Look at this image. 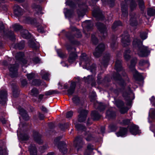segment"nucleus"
Returning a JSON list of instances; mask_svg holds the SVG:
<instances>
[{
  "mask_svg": "<svg viewBox=\"0 0 155 155\" xmlns=\"http://www.w3.org/2000/svg\"><path fill=\"white\" fill-rule=\"evenodd\" d=\"M32 137L34 141L39 145H41L43 143L42 140V135L39 132L35 130L32 131Z\"/></svg>",
  "mask_w": 155,
  "mask_h": 155,
  "instance_id": "nucleus-5",
  "label": "nucleus"
},
{
  "mask_svg": "<svg viewBox=\"0 0 155 155\" xmlns=\"http://www.w3.org/2000/svg\"><path fill=\"white\" fill-rule=\"evenodd\" d=\"M131 120L130 119H123L120 122V124L122 126H126L129 125L130 123Z\"/></svg>",
  "mask_w": 155,
  "mask_h": 155,
  "instance_id": "nucleus-52",
  "label": "nucleus"
},
{
  "mask_svg": "<svg viewBox=\"0 0 155 155\" xmlns=\"http://www.w3.org/2000/svg\"><path fill=\"white\" fill-rule=\"evenodd\" d=\"M115 69L116 72L114 73L112 75L113 80L116 82L118 81H121V82H124V79L122 77L120 72L124 70V68L122 65V61L121 60L117 59L116 60Z\"/></svg>",
  "mask_w": 155,
  "mask_h": 155,
  "instance_id": "nucleus-2",
  "label": "nucleus"
},
{
  "mask_svg": "<svg viewBox=\"0 0 155 155\" xmlns=\"http://www.w3.org/2000/svg\"><path fill=\"white\" fill-rule=\"evenodd\" d=\"M91 116L94 121L98 120L101 117L98 112L96 110H94L91 111Z\"/></svg>",
  "mask_w": 155,
  "mask_h": 155,
  "instance_id": "nucleus-25",
  "label": "nucleus"
},
{
  "mask_svg": "<svg viewBox=\"0 0 155 155\" xmlns=\"http://www.w3.org/2000/svg\"><path fill=\"white\" fill-rule=\"evenodd\" d=\"M91 42L93 45H97L99 42V40L94 34H92L91 36Z\"/></svg>",
  "mask_w": 155,
  "mask_h": 155,
  "instance_id": "nucleus-36",
  "label": "nucleus"
},
{
  "mask_svg": "<svg viewBox=\"0 0 155 155\" xmlns=\"http://www.w3.org/2000/svg\"><path fill=\"white\" fill-rule=\"evenodd\" d=\"M138 51L139 52V55L141 57L147 56L150 53V51L148 50V47L143 45L140 48Z\"/></svg>",
  "mask_w": 155,
  "mask_h": 155,
  "instance_id": "nucleus-7",
  "label": "nucleus"
},
{
  "mask_svg": "<svg viewBox=\"0 0 155 155\" xmlns=\"http://www.w3.org/2000/svg\"><path fill=\"white\" fill-rule=\"evenodd\" d=\"M12 90V95L15 98H17L19 96L18 89L15 84L12 83L11 84Z\"/></svg>",
  "mask_w": 155,
  "mask_h": 155,
  "instance_id": "nucleus-26",
  "label": "nucleus"
},
{
  "mask_svg": "<svg viewBox=\"0 0 155 155\" xmlns=\"http://www.w3.org/2000/svg\"><path fill=\"white\" fill-rule=\"evenodd\" d=\"M76 85V82L72 81L71 82L69 88L67 90V94L68 96L72 95L74 93Z\"/></svg>",
  "mask_w": 155,
  "mask_h": 155,
  "instance_id": "nucleus-14",
  "label": "nucleus"
},
{
  "mask_svg": "<svg viewBox=\"0 0 155 155\" xmlns=\"http://www.w3.org/2000/svg\"><path fill=\"white\" fill-rule=\"evenodd\" d=\"M14 13L15 15L19 16L21 15L22 11V9L18 6H15L14 7Z\"/></svg>",
  "mask_w": 155,
  "mask_h": 155,
  "instance_id": "nucleus-41",
  "label": "nucleus"
},
{
  "mask_svg": "<svg viewBox=\"0 0 155 155\" xmlns=\"http://www.w3.org/2000/svg\"><path fill=\"white\" fill-rule=\"evenodd\" d=\"M84 135L85 137V139L87 141H94L95 139V138L93 136V134L89 132H85L84 134Z\"/></svg>",
  "mask_w": 155,
  "mask_h": 155,
  "instance_id": "nucleus-29",
  "label": "nucleus"
},
{
  "mask_svg": "<svg viewBox=\"0 0 155 155\" xmlns=\"http://www.w3.org/2000/svg\"><path fill=\"white\" fill-rule=\"evenodd\" d=\"M135 98L134 95L132 99H131L130 97L127 98H124V100L126 102V105L128 106L131 107L132 104V100H133Z\"/></svg>",
  "mask_w": 155,
  "mask_h": 155,
  "instance_id": "nucleus-46",
  "label": "nucleus"
},
{
  "mask_svg": "<svg viewBox=\"0 0 155 155\" xmlns=\"http://www.w3.org/2000/svg\"><path fill=\"white\" fill-rule=\"evenodd\" d=\"M76 142L75 146L76 147H77V151H79L83 147L84 142L82 138L78 136L75 139Z\"/></svg>",
  "mask_w": 155,
  "mask_h": 155,
  "instance_id": "nucleus-15",
  "label": "nucleus"
},
{
  "mask_svg": "<svg viewBox=\"0 0 155 155\" xmlns=\"http://www.w3.org/2000/svg\"><path fill=\"white\" fill-rule=\"evenodd\" d=\"M122 24L120 21H117L115 22L113 24L112 27L114 29L118 28V27L119 26H122Z\"/></svg>",
  "mask_w": 155,
  "mask_h": 155,
  "instance_id": "nucleus-60",
  "label": "nucleus"
},
{
  "mask_svg": "<svg viewBox=\"0 0 155 155\" xmlns=\"http://www.w3.org/2000/svg\"><path fill=\"white\" fill-rule=\"evenodd\" d=\"M0 30L2 31L3 30L4 36L8 38L10 40L12 41H14L15 40L16 38L15 34L11 31L7 32L5 30Z\"/></svg>",
  "mask_w": 155,
  "mask_h": 155,
  "instance_id": "nucleus-17",
  "label": "nucleus"
},
{
  "mask_svg": "<svg viewBox=\"0 0 155 155\" xmlns=\"http://www.w3.org/2000/svg\"><path fill=\"white\" fill-rule=\"evenodd\" d=\"M9 75L12 78H16L18 76V67L14 64H11L8 67Z\"/></svg>",
  "mask_w": 155,
  "mask_h": 155,
  "instance_id": "nucleus-6",
  "label": "nucleus"
},
{
  "mask_svg": "<svg viewBox=\"0 0 155 155\" xmlns=\"http://www.w3.org/2000/svg\"><path fill=\"white\" fill-rule=\"evenodd\" d=\"M20 137L22 141H27L29 138V136L26 133H21L20 135Z\"/></svg>",
  "mask_w": 155,
  "mask_h": 155,
  "instance_id": "nucleus-47",
  "label": "nucleus"
},
{
  "mask_svg": "<svg viewBox=\"0 0 155 155\" xmlns=\"http://www.w3.org/2000/svg\"><path fill=\"white\" fill-rule=\"evenodd\" d=\"M32 7L37 12L38 14H41V8L40 5L34 4L32 5Z\"/></svg>",
  "mask_w": 155,
  "mask_h": 155,
  "instance_id": "nucleus-51",
  "label": "nucleus"
},
{
  "mask_svg": "<svg viewBox=\"0 0 155 155\" xmlns=\"http://www.w3.org/2000/svg\"><path fill=\"white\" fill-rule=\"evenodd\" d=\"M121 42L123 47H125L130 45V38L127 37L126 38H122L121 39Z\"/></svg>",
  "mask_w": 155,
  "mask_h": 155,
  "instance_id": "nucleus-31",
  "label": "nucleus"
},
{
  "mask_svg": "<svg viewBox=\"0 0 155 155\" xmlns=\"http://www.w3.org/2000/svg\"><path fill=\"white\" fill-rule=\"evenodd\" d=\"M41 83L42 81L41 79H34L32 81L31 84L33 86L39 87L41 85Z\"/></svg>",
  "mask_w": 155,
  "mask_h": 155,
  "instance_id": "nucleus-38",
  "label": "nucleus"
},
{
  "mask_svg": "<svg viewBox=\"0 0 155 155\" xmlns=\"http://www.w3.org/2000/svg\"><path fill=\"white\" fill-rule=\"evenodd\" d=\"M91 143L88 144L87 147V150L84 152V155H90L91 153L92 152L94 149L91 147H93Z\"/></svg>",
  "mask_w": 155,
  "mask_h": 155,
  "instance_id": "nucleus-35",
  "label": "nucleus"
},
{
  "mask_svg": "<svg viewBox=\"0 0 155 155\" xmlns=\"http://www.w3.org/2000/svg\"><path fill=\"white\" fill-rule=\"evenodd\" d=\"M25 46V41L24 40H21L19 43H16L15 47L16 48H18L19 50L23 49Z\"/></svg>",
  "mask_w": 155,
  "mask_h": 155,
  "instance_id": "nucleus-37",
  "label": "nucleus"
},
{
  "mask_svg": "<svg viewBox=\"0 0 155 155\" xmlns=\"http://www.w3.org/2000/svg\"><path fill=\"white\" fill-rule=\"evenodd\" d=\"M131 51L130 48H127L126 49L123 54V57L124 60L127 61H129L131 58L130 55Z\"/></svg>",
  "mask_w": 155,
  "mask_h": 155,
  "instance_id": "nucleus-23",
  "label": "nucleus"
},
{
  "mask_svg": "<svg viewBox=\"0 0 155 155\" xmlns=\"http://www.w3.org/2000/svg\"><path fill=\"white\" fill-rule=\"evenodd\" d=\"M56 51L58 56L61 58H63L66 57V55L61 51L60 49H57Z\"/></svg>",
  "mask_w": 155,
  "mask_h": 155,
  "instance_id": "nucleus-61",
  "label": "nucleus"
},
{
  "mask_svg": "<svg viewBox=\"0 0 155 155\" xmlns=\"http://www.w3.org/2000/svg\"><path fill=\"white\" fill-rule=\"evenodd\" d=\"M97 27L99 29H106L108 28V26L100 22H98L96 25Z\"/></svg>",
  "mask_w": 155,
  "mask_h": 155,
  "instance_id": "nucleus-53",
  "label": "nucleus"
},
{
  "mask_svg": "<svg viewBox=\"0 0 155 155\" xmlns=\"http://www.w3.org/2000/svg\"><path fill=\"white\" fill-rule=\"evenodd\" d=\"M58 127L62 131H64L68 128L69 127L68 123H59L58 124Z\"/></svg>",
  "mask_w": 155,
  "mask_h": 155,
  "instance_id": "nucleus-42",
  "label": "nucleus"
},
{
  "mask_svg": "<svg viewBox=\"0 0 155 155\" xmlns=\"http://www.w3.org/2000/svg\"><path fill=\"white\" fill-rule=\"evenodd\" d=\"M59 92L57 90H50L45 92V94L46 96H50L56 94H59Z\"/></svg>",
  "mask_w": 155,
  "mask_h": 155,
  "instance_id": "nucleus-48",
  "label": "nucleus"
},
{
  "mask_svg": "<svg viewBox=\"0 0 155 155\" xmlns=\"http://www.w3.org/2000/svg\"><path fill=\"white\" fill-rule=\"evenodd\" d=\"M93 15L96 18H97L100 20H102L104 18L101 11L98 12L94 11L93 12Z\"/></svg>",
  "mask_w": 155,
  "mask_h": 155,
  "instance_id": "nucleus-33",
  "label": "nucleus"
},
{
  "mask_svg": "<svg viewBox=\"0 0 155 155\" xmlns=\"http://www.w3.org/2000/svg\"><path fill=\"white\" fill-rule=\"evenodd\" d=\"M115 104L116 106L119 108H122L124 105V102L121 100H118L115 101Z\"/></svg>",
  "mask_w": 155,
  "mask_h": 155,
  "instance_id": "nucleus-44",
  "label": "nucleus"
},
{
  "mask_svg": "<svg viewBox=\"0 0 155 155\" xmlns=\"http://www.w3.org/2000/svg\"><path fill=\"white\" fill-rule=\"evenodd\" d=\"M88 113V111L87 110L82 109L81 110L78 116V121L79 122H84L86 120Z\"/></svg>",
  "mask_w": 155,
  "mask_h": 155,
  "instance_id": "nucleus-12",
  "label": "nucleus"
},
{
  "mask_svg": "<svg viewBox=\"0 0 155 155\" xmlns=\"http://www.w3.org/2000/svg\"><path fill=\"white\" fill-rule=\"evenodd\" d=\"M14 31L17 32L20 30H25L27 33H21L22 37L25 39H30L31 36V34L30 33H29L28 30H13Z\"/></svg>",
  "mask_w": 155,
  "mask_h": 155,
  "instance_id": "nucleus-30",
  "label": "nucleus"
},
{
  "mask_svg": "<svg viewBox=\"0 0 155 155\" xmlns=\"http://www.w3.org/2000/svg\"><path fill=\"white\" fill-rule=\"evenodd\" d=\"M137 73H136L133 75L134 78L136 81H141L143 79V76L139 74L137 71Z\"/></svg>",
  "mask_w": 155,
  "mask_h": 155,
  "instance_id": "nucleus-49",
  "label": "nucleus"
},
{
  "mask_svg": "<svg viewBox=\"0 0 155 155\" xmlns=\"http://www.w3.org/2000/svg\"><path fill=\"white\" fill-rule=\"evenodd\" d=\"M130 16V25L133 26H136L137 25V22L136 19L138 17V16L134 12L131 13Z\"/></svg>",
  "mask_w": 155,
  "mask_h": 155,
  "instance_id": "nucleus-19",
  "label": "nucleus"
},
{
  "mask_svg": "<svg viewBox=\"0 0 155 155\" xmlns=\"http://www.w3.org/2000/svg\"><path fill=\"white\" fill-rule=\"evenodd\" d=\"M106 117L108 119H113L116 117V112L110 109H107L106 111Z\"/></svg>",
  "mask_w": 155,
  "mask_h": 155,
  "instance_id": "nucleus-21",
  "label": "nucleus"
},
{
  "mask_svg": "<svg viewBox=\"0 0 155 155\" xmlns=\"http://www.w3.org/2000/svg\"><path fill=\"white\" fill-rule=\"evenodd\" d=\"M32 60L34 64H36L40 63L41 59L38 57H35L33 58Z\"/></svg>",
  "mask_w": 155,
  "mask_h": 155,
  "instance_id": "nucleus-59",
  "label": "nucleus"
},
{
  "mask_svg": "<svg viewBox=\"0 0 155 155\" xmlns=\"http://www.w3.org/2000/svg\"><path fill=\"white\" fill-rule=\"evenodd\" d=\"M110 58L109 54L105 55L102 59V64L104 67H107L108 65V63Z\"/></svg>",
  "mask_w": 155,
  "mask_h": 155,
  "instance_id": "nucleus-28",
  "label": "nucleus"
},
{
  "mask_svg": "<svg viewBox=\"0 0 155 155\" xmlns=\"http://www.w3.org/2000/svg\"><path fill=\"white\" fill-rule=\"evenodd\" d=\"M73 103L76 106L80 105L81 103L80 97L77 95H74L72 98Z\"/></svg>",
  "mask_w": 155,
  "mask_h": 155,
  "instance_id": "nucleus-32",
  "label": "nucleus"
},
{
  "mask_svg": "<svg viewBox=\"0 0 155 155\" xmlns=\"http://www.w3.org/2000/svg\"><path fill=\"white\" fill-rule=\"evenodd\" d=\"M109 128L110 132H115L117 129L116 126L114 124H110L109 126Z\"/></svg>",
  "mask_w": 155,
  "mask_h": 155,
  "instance_id": "nucleus-63",
  "label": "nucleus"
},
{
  "mask_svg": "<svg viewBox=\"0 0 155 155\" xmlns=\"http://www.w3.org/2000/svg\"><path fill=\"white\" fill-rule=\"evenodd\" d=\"M155 14V10L153 8H149L147 11L148 15L150 16L153 15Z\"/></svg>",
  "mask_w": 155,
  "mask_h": 155,
  "instance_id": "nucleus-62",
  "label": "nucleus"
},
{
  "mask_svg": "<svg viewBox=\"0 0 155 155\" xmlns=\"http://www.w3.org/2000/svg\"><path fill=\"white\" fill-rule=\"evenodd\" d=\"M81 60L85 62L89 61V57L87 56L86 53H83L81 54L80 56Z\"/></svg>",
  "mask_w": 155,
  "mask_h": 155,
  "instance_id": "nucleus-43",
  "label": "nucleus"
},
{
  "mask_svg": "<svg viewBox=\"0 0 155 155\" xmlns=\"http://www.w3.org/2000/svg\"><path fill=\"white\" fill-rule=\"evenodd\" d=\"M26 76L28 80L30 81L35 78V74L34 73L31 72V73L27 74Z\"/></svg>",
  "mask_w": 155,
  "mask_h": 155,
  "instance_id": "nucleus-58",
  "label": "nucleus"
},
{
  "mask_svg": "<svg viewBox=\"0 0 155 155\" xmlns=\"http://www.w3.org/2000/svg\"><path fill=\"white\" fill-rule=\"evenodd\" d=\"M106 106L102 102L99 103L97 109L101 112L104 111L106 108Z\"/></svg>",
  "mask_w": 155,
  "mask_h": 155,
  "instance_id": "nucleus-50",
  "label": "nucleus"
},
{
  "mask_svg": "<svg viewBox=\"0 0 155 155\" xmlns=\"http://www.w3.org/2000/svg\"><path fill=\"white\" fill-rule=\"evenodd\" d=\"M120 109V112L122 114H124L127 113L129 109L126 106H123Z\"/></svg>",
  "mask_w": 155,
  "mask_h": 155,
  "instance_id": "nucleus-57",
  "label": "nucleus"
},
{
  "mask_svg": "<svg viewBox=\"0 0 155 155\" xmlns=\"http://www.w3.org/2000/svg\"><path fill=\"white\" fill-rule=\"evenodd\" d=\"M56 146L60 152L64 154L67 153L68 150L67 148V145L65 141H61Z\"/></svg>",
  "mask_w": 155,
  "mask_h": 155,
  "instance_id": "nucleus-10",
  "label": "nucleus"
},
{
  "mask_svg": "<svg viewBox=\"0 0 155 155\" xmlns=\"http://www.w3.org/2000/svg\"><path fill=\"white\" fill-rule=\"evenodd\" d=\"M128 131L127 128L120 127L119 131L116 134L117 137H124L127 136Z\"/></svg>",
  "mask_w": 155,
  "mask_h": 155,
  "instance_id": "nucleus-13",
  "label": "nucleus"
},
{
  "mask_svg": "<svg viewBox=\"0 0 155 155\" xmlns=\"http://www.w3.org/2000/svg\"><path fill=\"white\" fill-rule=\"evenodd\" d=\"M7 94V93L5 91L1 90L0 91V102L3 105L6 103Z\"/></svg>",
  "mask_w": 155,
  "mask_h": 155,
  "instance_id": "nucleus-16",
  "label": "nucleus"
},
{
  "mask_svg": "<svg viewBox=\"0 0 155 155\" xmlns=\"http://www.w3.org/2000/svg\"><path fill=\"white\" fill-rule=\"evenodd\" d=\"M73 114V112L70 110L67 112L66 115V117L67 118H71Z\"/></svg>",
  "mask_w": 155,
  "mask_h": 155,
  "instance_id": "nucleus-64",
  "label": "nucleus"
},
{
  "mask_svg": "<svg viewBox=\"0 0 155 155\" xmlns=\"http://www.w3.org/2000/svg\"><path fill=\"white\" fill-rule=\"evenodd\" d=\"M105 48V45L104 43H100L96 48L95 51L93 53L94 56L96 58H99L104 51Z\"/></svg>",
  "mask_w": 155,
  "mask_h": 155,
  "instance_id": "nucleus-4",
  "label": "nucleus"
},
{
  "mask_svg": "<svg viewBox=\"0 0 155 155\" xmlns=\"http://www.w3.org/2000/svg\"><path fill=\"white\" fill-rule=\"evenodd\" d=\"M84 79L85 82L90 84L94 80L92 75H88L87 77H84Z\"/></svg>",
  "mask_w": 155,
  "mask_h": 155,
  "instance_id": "nucleus-45",
  "label": "nucleus"
},
{
  "mask_svg": "<svg viewBox=\"0 0 155 155\" xmlns=\"http://www.w3.org/2000/svg\"><path fill=\"white\" fill-rule=\"evenodd\" d=\"M137 62V59L134 57L132 58L130 60V65L129 66V68L131 71L136 70L135 67Z\"/></svg>",
  "mask_w": 155,
  "mask_h": 155,
  "instance_id": "nucleus-24",
  "label": "nucleus"
},
{
  "mask_svg": "<svg viewBox=\"0 0 155 155\" xmlns=\"http://www.w3.org/2000/svg\"><path fill=\"white\" fill-rule=\"evenodd\" d=\"M11 28L14 29H21L23 28L22 25L18 23H15L13 24Z\"/></svg>",
  "mask_w": 155,
  "mask_h": 155,
  "instance_id": "nucleus-55",
  "label": "nucleus"
},
{
  "mask_svg": "<svg viewBox=\"0 0 155 155\" xmlns=\"http://www.w3.org/2000/svg\"><path fill=\"white\" fill-rule=\"evenodd\" d=\"M75 127L78 131H84L86 129L85 126L79 123L76 124L75 125Z\"/></svg>",
  "mask_w": 155,
  "mask_h": 155,
  "instance_id": "nucleus-39",
  "label": "nucleus"
},
{
  "mask_svg": "<svg viewBox=\"0 0 155 155\" xmlns=\"http://www.w3.org/2000/svg\"><path fill=\"white\" fill-rule=\"evenodd\" d=\"M28 45L30 47L36 49L37 48V47L36 45V43L33 41L31 40L28 42Z\"/></svg>",
  "mask_w": 155,
  "mask_h": 155,
  "instance_id": "nucleus-56",
  "label": "nucleus"
},
{
  "mask_svg": "<svg viewBox=\"0 0 155 155\" xmlns=\"http://www.w3.org/2000/svg\"><path fill=\"white\" fill-rule=\"evenodd\" d=\"M28 149L30 155H37V149L35 144H31Z\"/></svg>",
  "mask_w": 155,
  "mask_h": 155,
  "instance_id": "nucleus-27",
  "label": "nucleus"
},
{
  "mask_svg": "<svg viewBox=\"0 0 155 155\" xmlns=\"http://www.w3.org/2000/svg\"><path fill=\"white\" fill-rule=\"evenodd\" d=\"M39 93L38 90L37 88L35 87L33 88L31 90V95L32 96L37 97Z\"/></svg>",
  "mask_w": 155,
  "mask_h": 155,
  "instance_id": "nucleus-40",
  "label": "nucleus"
},
{
  "mask_svg": "<svg viewBox=\"0 0 155 155\" xmlns=\"http://www.w3.org/2000/svg\"><path fill=\"white\" fill-rule=\"evenodd\" d=\"M129 131L131 134L134 135H140L141 133V130L139 129V127L134 124L130 126Z\"/></svg>",
  "mask_w": 155,
  "mask_h": 155,
  "instance_id": "nucleus-9",
  "label": "nucleus"
},
{
  "mask_svg": "<svg viewBox=\"0 0 155 155\" xmlns=\"http://www.w3.org/2000/svg\"><path fill=\"white\" fill-rule=\"evenodd\" d=\"M132 45L134 49L138 50L142 45L143 42L140 39H135L133 41Z\"/></svg>",
  "mask_w": 155,
  "mask_h": 155,
  "instance_id": "nucleus-20",
  "label": "nucleus"
},
{
  "mask_svg": "<svg viewBox=\"0 0 155 155\" xmlns=\"http://www.w3.org/2000/svg\"><path fill=\"white\" fill-rule=\"evenodd\" d=\"M124 82H121V81H118L117 83L121 87L120 88H119V89L120 92L122 93V97L124 99H126L130 97V94L127 91L126 89L127 84L124 79Z\"/></svg>",
  "mask_w": 155,
  "mask_h": 155,
  "instance_id": "nucleus-3",
  "label": "nucleus"
},
{
  "mask_svg": "<svg viewBox=\"0 0 155 155\" xmlns=\"http://www.w3.org/2000/svg\"><path fill=\"white\" fill-rule=\"evenodd\" d=\"M148 33L146 31L141 32L140 34V37L143 40L146 39L148 37Z\"/></svg>",
  "mask_w": 155,
  "mask_h": 155,
  "instance_id": "nucleus-54",
  "label": "nucleus"
},
{
  "mask_svg": "<svg viewBox=\"0 0 155 155\" xmlns=\"http://www.w3.org/2000/svg\"><path fill=\"white\" fill-rule=\"evenodd\" d=\"M18 56H16V60L19 61L24 64H26L27 63V61L22 57H21L22 55H24V54L23 53L21 52L18 53Z\"/></svg>",
  "mask_w": 155,
  "mask_h": 155,
  "instance_id": "nucleus-34",
  "label": "nucleus"
},
{
  "mask_svg": "<svg viewBox=\"0 0 155 155\" xmlns=\"http://www.w3.org/2000/svg\"><path fill=\"white\" fill-rule=\"evenodd\" d=\"M71 31H66L65 36L70 43L72 45L79 46L81 45L80 42L75 39V38H79L82 37L80 30H71Z\"/></svg>",
  "mask_w": 155,
  "mask_h": 155,
  "instance_id": "nucleus-1",
  "label": "nucleus"
},
{
  "mask_svg": "<svg viewBox=\"0 0 155 155\" xmlns=\"http://www.w3.org/2000/svg\"><path fill=\"white\" fill-rule=\"evenodd\" d=\"M127 0H125V2ZM121 10L122 12V17H126L128 16L127 6L126 2L122 3L121 5Z\"/></svg>",
  "mask_w": 155,
  "mask_h": 155,
  "instance_id": "nucleus-18",
  "label": "nucleus"
},
{
  "mask_svg": "<svg viewBox=\"0 0 155 155\" xmlns=\"http://www.w3.org/2000/svg\"><path fill=\"white\" fill-rule=\"evenodd\" d=\"M88 113V111L87 110L82 109L81 110L78 116V121L79 122H84L86 120Z\"/></svg>",
  "mask_w": 155,
  "mask_h": 155,
  "instance_id": "nucleus-11",
  "label": "nucleus"
},
{
  "mask_svg": "<svg viewBox=\"0 0 155 155\" xmlns=\"http://www.w3.org/2000/svg\"><path fill=\"white\" fill-rule=\"evenodd\" d=\"M18 110L19 112V114L21 115L25 121H28L30 120V117L27 111L25 109L19 106L18 107Z\"/></svg>",
  "mask_w": 155,
  "mask_h": 155,
  "instance_id": "nucleus-8",
  "label": "nucleus"
},
{
  "mask_svg": "<svg viewBox=\"0 0 155 155\" xmlns=\"http://www.w3.org/2000/svg\"><path fill=\"white\" fill-rule=\"evenodd\" d=\"M78 57V54L75 52L71 51L69 54L68 61L69 63H72L76 60Z\"/></svg>",
  "mask_w": 155,
  "mask_h": 155,
  "instance_id": "nucleus-22",
  "label": "nucleus"
}]
</instances>
